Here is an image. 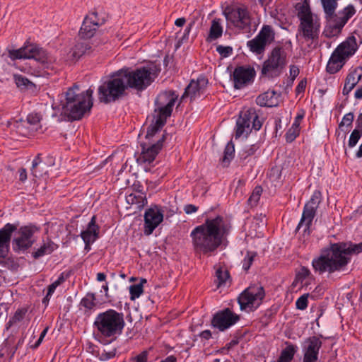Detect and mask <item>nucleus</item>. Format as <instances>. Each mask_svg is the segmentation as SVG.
Here are the masks:
<instances>
[{
  "label": "nucleus",
  "instance_id": "obj_1",
  "mask_svg": "<svg viewBox=\"0 0 362 362\" xmlns=\"http://www.w3.org/2000/svg\"><path fill=\"white\" fill-rule=\"evenodd\" d=\"M232 228L231 223L221 216L206 218L190 233L192 247L196 254L211 255L221 245Z\"/></svg>",
  "mask_w": 362,
  "mask_h": 362
},
{
  "label": "nucleus",
  "instance_id": "obj_2",
  "mask_svg": "<svg viewBox=\"0 0 362 362\" xmlns=\"http://www.w3.org/2000/svg\"><path fill=\"white\" fill-rule=\"evenodd\" d=\"M362 252V242L354 243L339 242L330 243L320 250V255L313 259L312 266L315 272L332 274L345 269L351 262L352 255Z\"/></svg>",
  "mask_w": 362,
  "mask_h": 362
},
{
  "label": "nucleus",
  "instance_id": "obj_3",
  "mask_svg": "<svg viewBox=\"0 0 362 362\" xmlns=\"http://www.w3.org/2000/svg\"><path fill=\"white\" fill-rule=\"evenodd\" d=\"M77 85L69 88L66 93V102L63 105V112L72 120L80 119L93 106V90L90 88L79 93Z\"/></svg>",
  "mask_w": 362,
  "mask_h": 362
},
{
  "label": "nucleus",
  "instance_id": "obj_4",
  "mask_svg": "<svg viewBox=\"0 0 362 362\" xmlns=\"http://www.w3.org/2000/svg\"><path fill=\"white\" fill-rule=\"evenodd\" d=\"M93 325L101 336L116 339L122 334L125 325L124 315L113 309H109L99 313Z\"/></svg>",
  "mask_w": 362,
  "mask_h": 362
},
{
  "label": "nucleus",
  "instance_id": "obj_5",
  "mask_svg": "<svg viewBox=\"0 0 362 362\" xmlns=\"http://www.w3.org/2000/svg\"><path fill=\"white\" fill-rule=\"evenodd\" d=\"M129 88L121 69L113 73L110 78L98 88V99L101 103H110L120 99Z\"/></svg>",
  "mask_w": 362,
  "mask_h": 362
},
{
  "label": "nucleus",
  "instance_id": "obj_6",
  "mask_svg": "<svg viewBox=\"0 0 362 362\" xmlns=\"http://www.w3.org/2000/svg\"><path fill=\"white\" fill-rule=\"evenodd\" d=\"M129 88L138 91L145 90L158 76L160 69L156 65L141 66L135 69H122Z\"/></svg>",
  "mask_w": 362,
  "mask_h": 362
},
{
  "label": "nucleus",
  "instance_id": "obj_7",
  "mask_svg": "<svg viewBox=\"0 0 362 362\" xmlns=\"http://www.w3.org/2000/svg\"><path fill=\"white\" fill-rule=\"evenodd\" d=\"M287 64V54L281 47H275L262 65L261 75L268 78L279 76Z\"/></svg>",
  "mask_w": 362,
  "mask_h": 362
},
{
  "label": "nucleus",
  "instance_id": "obj_8",
  "mask_svg": "<svg viewBox=\"0 0 362 362\" xmlns=\"http://www.w3.org/2000/svg\"><path fill=\"white\" fill-rule=\"evenodd\" d=\"M262 126L255 108H249L240 112L236 122L235 139L240 138L244 134L247 136L252 129L259 130Z\"/></svg>",
  "mask_w": 362,
  "mask_h": 362
},
{
  "label": "nucleus",
  "instance_id": "obj_9",
  "mask_svg": "<svg viewBox=\"0 0 362 362\" xmlns=\"http://www.w3.org/2000/svg\"><path fill=\"white\" fill-rule=\"evenodd\" d=\"M38 231L39 228L33 225L24 226L16 229L12 240L13 250L25 251L31 247L36 240L35 234Z\"/></svg>",
  "mask_w": 362,
  "mask_h": 362
},
{
  "label": "nucleus",
  "instance_id": "obj_10",
  "mask_svg": "<svg viewBox=\"0 0 362 362\" xmlns=\"http://www.w3.org/2000/svg\"><path fill=\"white\" fill-rule=\"evenodd\" d=\"M356 13V9L353 5H349L339 13V16L334 15L329 20L324 33L327 37L339 35L348 21Z\"/></svg>",
  "mask_w": 362,
  "mask_h": 362
},
{
  "label": "nucleus",
  "instance_id": "obj_11",
  "mask_svg": "<svg viewBox=\"0 0 362 362\" xmlns=\"http://www.w3.org/2000/svg\"><path fill=\"white\" fill-rule=\"evenodd\" d=\"M265 296L264 289L259 285H252L242 292L238 298L241 310L257 308Z\"/></svg>",
  "mask_w": 362,
  "mask_h": 362
},
{
  "label": "nucleus",
  "instance_id": "obj_12",
  "mask_svg": "<svg viewBox=\"0 0 362 362\" xmlns=\"http://www.w3.org/2000/svg\"><path fill=\"white\" fill-rule=\"evenodd\" d=\"M9 57L12 59H33L43 64L51 61L46 51L35 45H28L18 49L11 50L9 52Z\"/></svg>",
  "mask_w": 362,
  "mask_h": 362
},
{
  "label": "nucleus",
  "instance_id": "obj_13",
  "mask_svg": "<svg viewBox=\"0 0 362 362\" xmlns=\"http://www.w3.org/2000/svg\"><path fill=\"white\" fill-rule=\"evenodd\" d=\"M274 39V33L270 25H264L257 35L247 41V46L250 50L257 55L262 54L268 44Z\"/></svg>",
  "mask_w": 362,
  "mask_h": 362
},
{
  "label": "nucleus",
  "instance_id": "obj_14",
  "mask_svg": "<svg viewBox=\"0 0 362 362\" xmlns=\"http://www.w3.org/2000/svg\"><path fill=\"white\" fill-rule=\"evenodd\" d=\"M322 199V194L316 190L313 192L310 199L305 204L301 219L297 229L304 226V232H309L313 220L316 215V211Z\"/></svg>",
  "mask_w": 362,
  "mask_h": 362
},
{
  "label": "nucleus",
  "instance_id": "obj_15",
  "mask_svg": "<svg viewBox=\"0 0 362 362\" xmlns=\"http://www.w3.org/2000/svg\"><path fill=\"white\" fill-rule=\"evenodd\" d=\"M177 98L178 95L174 90H167L160 93L156 100L157 108L155 112L161 117L167 119L171 115Z\"/></svg>",
  "mask_w": 362,
  "mask_h": 362
},
{
  "label": "nucleus",
  "instance_id": "obj_16",
  "mask_svg": "<svg viewBox=\"0 0 362 362\" xmlns=\"http://www.w3.org/2000/svg\"><path fill=\"white\" fill-rule=\"evenodd\" d=\"M256 75L255 69L250 66H238L235 68L231 79L235 89H242L254 81Z\"/></svg>",
  "mask_w": 362,
  "mask_h": 362
},
{
  "label": "nucleus",
  "instance_id": "obj_17",
  "mask_svg": "<svg viewBox=\"0 0 362 362\" xmlns=\"http://www.w3.org/2000/svg\"><path fill=\"white\" fill-rule=\"evenodd\" d=\"M227 21L235 28L245 29L250 27V12L245 7H235L226 12Z\"/></svg>",
  "mask_w": 362,
  "mask_h": 362
},
{
  "label": "nucleus",
  "instance_id": "obj_18",
  "mask_svg": "<svg viewBox=\"0 0 362 362\" xmlns=\"http://www.w3.org/2000/svg\"><path fill=\"white\" fill-rule=\"evenodd\" d=\"M240 320L238 315L234 313L229 308H226L216 313L211 320L212 327L223 332Z\"/></svg>",
  "mask_w": 362,
  "mask_h": 362
},
{
  "label": "nucleus",
  "instance_id": "obj_19",
  "mask_svg": "<svg viewBox=\"0 0 362 362\" xmlns=\"http://www.w3.org/2000/svg\"><path fill=\"white\" fill-rule=\"evenodd\" d=\"M163 220V211L160 206L154 205L144 214V233L151 235Z\"/></svg>",
  "mask_w": 362,
  "mask_h": 362
},
{
  "label": "nucleus",
  "instance_id": "obj_20",
  "mask_svg": "<svg viewBox=\"0 0 362 362\" xmlns=\"http://www.w3.org/2000/svg\"><path fill=\"white\" fill-rule=\"evenodd\" d=\"M322 342L317 336L307 338L303 346V362H317L318 361L319 351Z\"/></svg>",
  "mask_w": 362,
  "mask_h": 362
},
{
  "label": "nucleus",
  "instance_id": "obj_21",
  "mask_svg": "<svg viewBox=\"0 0 362 362\" xmlns=\"http://www.w3.org/2000/svg\"><path fill=\"white\" fill-rule=\"evenodd\" d=\"M165 139V135L163 134L162 138H160L156 144H153L148 147H146V144H141L142 151L138 160L141 163H152L155 160L159 151L161 150Z\"/></svg>",
  "mask_w": 362,
  "mask_h": 362
},
{
  "label": "nucleus",
  "instance_id": "obj_22",
  "mask_svg": "<svg viewBox=\"0 0 362 362\" xmlns=\"http://www.w3.org/2000/svg\"><path fill=\"white\" fill-rule=\"evenodd\" d=\"M17 226L12 223H6L0 229V258H4L8 252L12 233Z\"/></svg>",
  "mask_w": 362,
  "mask_h": 362
},
{
  "label": "nucleus",
  "instance_id": "obj_23",
  "mask_svg": "<svg viewBox=\"0 0 362 362\" xmlns=\"http://www.w3.org/2000/svg\"><path fill=\"white\" fill-rule=\"evenodd\" d=\"M98 43L92 42L88 39L83 38L76 43L72 49V56L74 58H80L84 54H88L95 50Z\"/></svg>",
  "mask_w": 362,
  "mask_h": 362
},
{
  "label": "nucleus",
  "instance_id": "obj_24",
  "mask_svg": "<svg viewBox=\"0 0 362 362\" xmlns=\"http://www.w3.org/2000/svg\"><path fill=\"white\" fill-rule=\"evenodd\" d=\"M208 80L204 76L198 78L196 81L192 80L186 87L185 92L181 97V100L189 96L192 99L194 98L197 95H199L200 91L206 86Z\"/></svg>",
  "mask_w": 362,
  "mask_h": 362
},
{
  "label": "nucleus",
  "instance_id": "obj_25",
  "mask_svg": "<svg viewBox=\"0 0 362 362\" xmlns=\"http://www.w3.org/2000/svg\"><path fill=\"white\" fill-rule=\"evenodd\" d=\"M99 226L96 224V217L93 216L88 223L87 228L82 231L81 237L85 244L89 245L93 243L99 236Z\"/></svg>",
  "mask_w": 362,
  "mask_h": 362
},
{
  "label": "nucleus",
  "instance_id": "obj_26",
  "mask_svg": "<svg viewBox=\"0 0 362 362\" xmlns=\"http://www.w3.org/2000/svg\"><path fill=\"white\" fill-rule=\"evenodd\" d=\"M362 78V67L358 66L355 68L354 70L350 71V73L347 75L344 86L342 90V94L344 95H347L352 89L356 86V84L360 81Z\"/></svg>",
  "mask_w": 362,
  "mask_h": 362
},
{
  "label": "nucleus",
  "instance_id": "obj_27",
  "mask_svg": "<svg viewBox=\"0 0 362 362\" xmlns=\"http://www.w3.org/2000/svg\"><path fill=\"white\" fill-rule=\"evenodd\" d=\"M340 49L341 47L334 50L327 64L326 70L331 74L338 72L346 62L345 57L339 53Z\"/></svg>",
  "mask_w": 362,
  "mask_h": 362
},
{
  "label": "nucleus",
  "instance_id": "obj_28",
  "mask_svg": "<svg viewBox=\"0 0 362 362\" xmlns=\"http://www.w3.org/2000/svg\"><path fill=\"white\" fill-rule=\"evenodd\" d=\"M280 94L274 90H267L256 98V103L262 107H276L279 103Z\"/></svg>",
  "mask_w": 362,
  "mask_h": 362
},
{
  "label": "nucleus",
  "instance_id": "obj_29",
  "mask_svg": "<svg viewBox=\"0 0 362 362\" xmlns=\"http://www.w3.org/2000/svg\"><path fill=\"white\" fill-rule=\"evenodd\" d=\"M339 53L341 54L346 59L354 54L357 50V43L356 37L354 35L349 36L345 41L339 44L336 49L340 48Z\"/></svg>",
  "mask_w": 362,
  "mask_h": 362
},
{
  "label": "nucleus",
  "instance_id": "obj_30",
  "mask_svg": "<svg viewBox=\"0 0 362 362\" xmlns=\"http://www.w3.org/2000/svg\"><path fill=\"white\" fill-rule=\"evenodd\" d=\"M298 30L306 40H313L317 38V30L314 28L313 19L306 22H300Z\"/></svg>",
  "mask_w": 362,
  "mask_h": 362
},
{
  "label": "nucleus",
  "instance_id": "obj_31",
  "mask_svg": "<svg viewBox=\"0 0 362 362\" xmlns=\"http://www.w3.org/2000/svg\"><path fill=\"white\" fill-rule=\"evenodd\" d=\"M58 248V245L55 244L50 239H47V241L44 242L43 245L40 246L36 251L32 253L34 259H37L41 257L49 255Z\"/></svg>",
  "mask_w": 362,
  "mask_h": 362
},
{
  "label": "nucleus",
  "instance_id": "obj_32",
  "mask_svg": "<svg viewBox=\"0 0 362 362\" xmlns=\"http://www.w3.org/2000/svg\"><path fill=\"white\" fill-rule=\"evenodd\" d=\"M31 172L34 177H40L48 173L47 165L43 162L38 154L33 160Z\"/></svg>",
  "mask_w": 362,
  "mask_h": 362
},
{
  "label": "nucleus",
  "instance_id": "obj_33",
  "mask_svg": "<svg viewBox=\"0 0 362 362\" xmlns=\"http://www.w3.org/2000/svg\"><path fill=\"white\" fill-rule=\"evenodd\" d=\"M93 21L90 18H85L83 24L81 27L79 35L82 38L90 39L91 38L96 30L98 28V27H95L93 25Z\"/></svg>",
  "mask_w": 362,
  "mask_h": 362
},
{
  "label": "nucleus",
  "instance_id": "obj_34",
  "mask_svg": "<svg viewBox=\"0 0 362 362\" xmlns=\"http://www.w3.org/2000/svg\"><path fill=\"white\" fill-rule=\"evenodd\" d=\"M138 194L131 193L126 196V201L129 204L136 205L137 209H141L147 204V199L144 192H138Z\"/></svg>",
  "mask_w": 362,
  "mask_h": 362
},
{
  "label": "nucleus",
  "instance_id": "obj_35",
  "mask_svg": "<svg viewBox=\"0 0 362 362\" xmlns=\"http://www.w3.org/2000/svg\"><path fill=\"white\" fill-rule=\"evenodd\" d=\"M286 346L281 352L280 356L276 362H291L297 351V346L291 343L286 342Z\"/></svg>",
  "mask_w": 362,
  "mask_h": 362
},
{
  "label": "nucleus",
  "instance_id": "obj_36",
  "mask_svg": "<svg viewBox=\"0 0 362 362\" xmlns=\"http://www.w3.org/2000/svg\"><path fill=\"white\" fill-rule=\"evenodd\" d=\"M167 119L156 115L155 122L147 128L146 139L153 137L166 123Z\"/></svg>",
  "mask_w": 362,
  "mask_h": 362
},
{
  "label": "nucleus",
  "instance_id": "obj_37",
  "mask_svg": "<svg viewBox=\"0 0 362 362\" xmlns=\"http://www.w3.org/2000/svg\"><path fill=\"white\" fill-rule=\"evenodd\" d=\"M223 33V28L221 25L218 20L214 19L212 21L211 25L209 30L208 40H214L219 38Z\"/></svg>",
  "mask_w": 362,
  "mask_h": 362
},
{
  "label": "nucleus",
  "instance_id": "obj_38",
  "mask_svg": "<svg viewBox=\"0 0 362 362\" xmlns=\"http://www.w3.org/2000/svg\"><path fill=\"white\" fill-rule=\"evenodd\" d=\"M325 13L326 14V18L327 21L331 20L334 14L335 9L337 8V1L336 0H321Z\"/></svg>",
  "mask_w": 362,
  "mask_h": 362
},
{
  "label": "nucleus",
  "instance_id": "obj_39",
  "mask_svg": "<svg viewBox=\"0 0 362 362\" xmlns=\"http://www.w3.org/2000/svg\"><path fill=\"white\" fill-rule=\"evenodd\" d=\"M40 116L37 113L29 114L27 117V128L30 129L32 133L37 132L40 127Z\"/></svg>",
  "mask_w": 362,
  "mask_h": 362
},
{
  "label": "nucleus",
  "instance_id": "obj_40",
  "mask_svg": "<svg viewBox=\"0 0 362 362\" xmlns=\"http://www.w3.org/2000/svg\"><path fill=\"white\" fill-rule=\"evenodd\" d=\"M298 17L300 22H306L313 19L312 13L308 4H303L298 8Z\"/></svg>",
  "mask_w": 362,
  "mask_h": 362
},
{
  "label": "nucleus",
  "instance_id": "obj_41",
  "mask_svg": "<svg viewBox=\"0 0 362 362\" xmlns=\"http://www.w3.org/2000/svg\"><path fill=\"white\" fill-rule=\"evenodd\" d=\"M147 282L146 279H141L139 284H133L129 286L130 298L134 300L138 298L144 291L143 285Z\"/></svg>",
  "mask_w": 362,
  "mask_h": 362
},
{
  "label": "nucleus",
  "instance_id": "obj_42",
  "mask_svg": "<svg viewBox=\"0 0 362 362\" xmlns=\"http://www.w3.org/2000/svg\"><path fill=\"white\" fill-rule=\"evenodd\" d=\"M28 312V309L23 308L18 309L14 313L13 316L11 317L8 322L7 325L8 327H11L23 320L26 313Z\"/></svg>",
  "mask_w": 362,
  "mask_h": 362
},
{
  "label": "nucleus",
  "instance_id": "obj_43",
  "mask_svg": "<svg viewBox=\"0 0 362 362\" xmlns=\"http://www.w3.org/2000/svg\"><path fill=\"white\" fill-rule=\"evenodd\" d=\"M96 298L94 293H88L81 301V305L88 310H92L96 305Z\"/></svg>",
  "mask_w": 362,
  "mask_h": 362
},
{
  "label": "nucleus",
  "instance_id": "obj_44",
  "mask_svg": "<svg viewBox=\"0 0 362 362\" xmlns=\"http://www.w3.org/2000/svg\"><path fill=\"white\" fill-rule=\"evenodd\" d=\"M13 77L16 86L21 89H27L34 86L33 83L22 75L15 74Z\"/></svg>",
  "mask_w": 362,
  "mask_h": 362
},
{
  "label": "nucleus",
  "instance_id": "obj_45",
  "mask_svg": "<svg viewBox=\"0 0 362 362\" xmlns=\"http://www.w3.org/2000/svg\"><path fill=\"white\" fill-rule=\"evenodd\" d=\"M216 276L218 280L217 287H220L226 283V281L229 279L230 274L227 269H223L222 267L218 268L216 272Z\"/></svg>",
  "mask_w": 362,
  "mask_h": 362
},
{
  "label": "nucleus",
  "instance_id": "obj_46",
  "mask_svg": "<svg viewBox=\"0 0 362 362\" xmlns=\"http://www.w3.org/2000/svg\"><path fill=\"white\" fill-rule=\"evenodd\" d=\"M262 193V188L261 186H257L252 191V194L248 199V203L250 206H256L260 199L261 194Z\"/></svg>",
  "mask_w": 362,
  "mask_h": 362
},
{
  "label": "nucleus",
  "instance_id": "obj_47",
  "mask_svg": "<svg viewBox=\"0 0 362 362\" xmlns=\"http://www.w3.org/2000/svg\"><path fill=\"white\" fill-rule=\"evenodd\" d=\"M235 153L234 145L232 142H228L224 150V156L222 159L223 163H228L233 158Z\"/></svg>",
  "mask_w": 362,
  "mask_h": 362
},
{
  "label": "nucleus",
  "instance_id": "obj_48",
  "mask_svg": "<svg viewBox=\"0 0 362 362\" xmlns=\"http://www.w3.org/2000/svg\"><path fill=\"white\" fill-rule=\"evenodd\" d=\"M269 176L272 182H281V168L276 165L272 167L269 173Z\"/></svg>",
  "mask_w": 362,
  "mask_h": 362
},
{
  "label": "nucleus",
  "instance_id": "obj_49",
  "mask_svg": "<svg viewBox=\"0 0 362 362\" xmlns=\"http://www.w3.org/2000/svg\"><path fill=\"white\" fill-rule=\"evenodd\" d=\"M361 136H362V129H354V131L351 132L349 139V142H348L349 147L353 148L354 146H355L356 145V144L358 143V140L360 139V138L361 137Z\"/></svg>",
  "mask_w": 362,
  "mask_h": 362
},
{
  "label": "nucleus",
  "instance_id": "obj_50",
  "mask_svg": "<svg viewBox=\"0 0 362 362\" xmlns=\"http://www.w3.org/2000/svg\"><path fill=\"white\" fill-rule=\"evenodd\" d=\"M257 253L254 252H247V255L243 262V269L245 271H247L251 265L252 264L255 257H256Z\"/></svg>",
  "mask_w": 362,
  "mask_h": 362
},
{
  "label": "nucleus",
  "instance_id": "obj_51",
  "mask_svg": "<svg viewBox=\"0 0 362 362\" xmlns=\"http://www.w3.org/2000/svg\"><path fill=\"white\" fill-rule=\"evenodd\" d=\"M309 296V293H305L297 299L296 302V307L297 309L304 310L307 308Z\"/></svg>",
  "mask_w": 362,
  "mask_h": 362
},
{
  "label": "nucleus",
  "instance_id": "obj_52",
  "mask_svg": "<svg viewBox=\"0 0 362 362\" xmlns=\"http://www.w3.org/2000/svg\"><path fill=\"white\" fill-rule=\"evenodd\" d=\"M354 119V113L349 112V113L346 114L343 117L341 122L339 123V128L341 129L342 131H344L343 127L344 126L351 127L352 125Z\"/></svg>",
  "mask_w": 362,
  "mask_h": 362
},
{
  "label": "nucleus",
  "instance_id": "obj_53",
  "mask_svg": "<svg viewBox=\"0 0 362 362\" xmlns=\"http://www.w3.org/2000/svg\"><path fill=\"white\" fill-rule=\"evenodd\" d=\"M310 275V270L305 267H302L300 270L298 272L296 276V281L303 282L307 277Z\"/></svg>",
  "mask_w": 362,
  "mask_h": 362
},
{
  "label": "nucleus",
  "instance_id": "obj_54",
  "mask_svg": "<svg viewBox=\"0 0 362 362\" xmlns=\"http://www.w3.org/2000/svg\"><path fill=\"white\" fill-rule=\"evenodd\" d=\"M4 349H5V352L9 356V358L11 359L18 349V346H11V341H6Z\"/></svg>",
  "mask_w": 362,
  "mask_h": 362
},
{
  "label": "nucleus",
  "instance_id": "obj_55",
  "mask_svg": "<svg viewBox=\"0 0 362 362\" xmlns=\"http://www.w3.org/2000/svg\"><path fill=\"white\" fill-rule=\"evenodd\" d=\"M299 129L297 127L290 128L286 134V139L287 142H292L298 135Z\"/></svg>",
  "mask_w": 362,
  "mask_h": 362
},
{
  "label": "nucleus",
  "instance_id": "obj_56",
  "mask_svg": "<svg viewBox=\"0 0 362 362\" xmlns=\"http://www.w3.org/2000/svg\"><path fill=\"white\" fill-rule=\"evenodd\" d=\"M256 151V147L254 145L247 146L245 148L243 149L240 153V156L241 158L246 159L248 156H250L255 153Z\"/></svg>",
  "mask_w": 362,
  "mask_h": 362
},
{
  "label": "nucleus",
  "instance_id": "obj_57",
  "mask_svg": "<svg viewBox=\"0 0 362 362\" xmlns=\"http://www.w3.org/2000/svg\"><path fill=\"white\" fill-rule=\"evenodd\" d=\"M216 51L223 57H227L233 52V48L229 46L219 45L216 47Z\"/></svg>",
  "mask_w": 362,
  "mask_h": 362
},
{
  "label": "nucleus",
  "instance_id": "obj_58",
  "mask_svg": "<svg viewBox=\"0 0 362 362\" xmlns=\"http://www.w3.org/2000/svg\"><path fill=\"white\" fill-rule=\"evenodd\" d=\"M115 354H116L115 350L109 351H103L100 354L99 357L101 361H107V360H109V359L113 358L115 356Z\"/></svg>",
  "mask_w": 362,
  "mask_h": 362
},
{
  "label": "nucleus",
  "instance_id": "obj_59",
  "mask_svg": "<svg viewBox=\"0 0 362 362\" xmlns=\"http://www.w3.org/2000/svg\"><path fill=\"white\" fill-rule=\"evenodd\" d=\"M148 352V351H143L141 354L137 355L134 360L135 362H147Z\"/></svg>",
  "mask_w": 362,
  "mask_h": 362
},
{
  "label": "nucleus",
  "instance_id": "obj_60",
  "mask_svg": "<svg viewBox=\"0 0 362 362\" xmlns=\"http://www.w3.org/2000/svg\"><path fill=\"white\" fill-rule=\"evenodd\" d=\"M48 329H49L48 327H45L43 329V331L41 332V334L40 335V337L37 339V341L35 342V344L34 345L32 346L33 349H37L40 345V344L43 341L44 337L47 334Z\"/></svg>",
  "mask_w": 362,
  "mask_h": 362
},
{
  "label": "nucleus",
  "instance_id": "obj_61",
  "mask_svg": "<svg viewBox=\"0 0 362 362\" xmlns=\"http://www.w3.org/2000/svg\"><path fill=\"white\" fill-rule=\"evenodd\" d=\"M86 18H92L93 21H91L93 22V25L95 27L99 28V26L103 23L102 21L100 22L98 19V13H97L93 12V13L89 14L88 16H87Z\"/></svg>",
  "mask_w": 362,
  "mask_h": 362
},
{
  "label": "nucleus",
  "instance_id": "obj_62",
  "mask_svg": "<svg viewBox=\"0 0 362 362\" xmlns=\"http://www.w3.org/2000/svg\"><path fill=\"white\" fill-rule=\"evenodd\" d=\"M184 211L187 214H191L198 211V207L193 204H187L184 207Z\"/></svg>",
  "mask_w": 362,
  "mask_h": 362
},
{
  "label": "nucleus",
  "instance_id": "obj_63",
  "mask_svg": "<svg viewBox=\"0 0 362 362\" xmlns=\"http://www.w3.org/2000/svg\"><path fill=\"white\" fill-rule=\"evenodd\" d=\"M306 84H307V81H306V79H303L301 80L296 88V91L297 93H300L302 92H304L305 91V87H306Z\"/></svg>",
  "mask_w": 362,
  "mask_h": 362
},
{
  "label": "nucleus",
  "instance_id": "obj_64",
  "mask_svg": "<svg viewBox=\"0 0 362 362\" xmlns=\"http://www.w3.org/2000/svg\"><path fill=\"white\" fill-rule=\"evenodd\" d=\"M299 74V69L295 65H291L290 66V76L292 78V81H293Z\"/></svg>",
  "mask_w": 362,
  "mask_h": 362
}]
</instances>
